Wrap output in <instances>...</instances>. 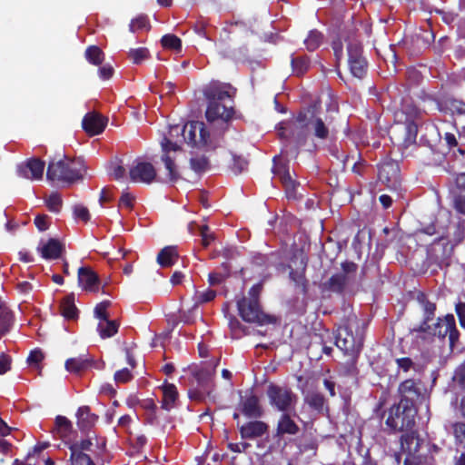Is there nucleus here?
Returning <instances> with one entry per match:
<instances>
[{
  "label": "nucleus",
  "mask_w": 465,
  "mask_h": 465,
  "mask_svg": "<svg viewBox=\"0 0 465 465\" xmlns=\"http://www.w3.org/2000/svg\"><path fill=\"white\" fill-rule=\"evenodd\" d=\"M227 129H222L217 124H205L203 122H190L182 129L174 126L170 131V136L173 137L182 132L185 143L192 148L203 151H211L222 145L223 134Z\"/></svg>",
  "instance_id": "obj_1"
},
{
  "label": "nucleus",
  "mask_w": 465,
  "mask_h": 465,
  "mask_svg": "<svg viewBox=\"0 0 465 465\" xmlns=\"http://www.w3.org/2000/svg\"><path fill=\"white\" fill-rule=\"evenodd\" d=\"M318 107L319 104L314 103L302 108L297 113V122L306 125V129H308L317 140L326 141L333 137L339 132V109L338 107H334L332 110L328 111V114L322 118L317 114Z\"/></svg>",
  "instance_id": "obj_2"
},
{
  "label": "nucleus",
  "mask_w": 465,
  "mask_h": 465,
  "mask_svg": "<svg viewBox=\"0 0 465 465\" xmlns=\"http://www.w3.org/2000/svg\"><path fill=\"white\" fill-rule=\"evenodd\" d=\"M357 322L356 318L350 319L348 323L340 326L335 335V345L351 358L347 361L348 372L354 373L357 371L356 362L363 347V335L353 333L352 327Z\"/></svg>",
  "instance_id": "obj_3"
},
{
  "label": "nucleus",
  "mask_w": 465,
  "mask_h": 465,
  "mask_svg": "<svg viewBox=\"0 0 465 465\" xmlns=\"http://www.w3.org/2000/svg\"><path fill=\"white\" fill-rule=\"evenodd\" d=\"M416 414V406L395 403L388 410L385 425L391 433H414L412 429L415 426Z\"/></svg>",
  "instance_id": "obj_4"
},
{
  "label": "nucleus",
  "mask_w": 465,
  "mask_h": 465,
  "mask_svg": "<svg viewBox=\"0 0 465 465\" xmlns=\"http://www.w3.org/2000/svg\"><path fill=\"white\" fill-rule=\"evenodd\" d=\"M84 164L80 160L71 159L65 155L50 161L47 178L52 181L74 182L83 175Z\"/></svg>",
  "instance_id": "obj_5"
},
{
  "label": "nucleus",
  "mask_w": 465,
  "mask_h": 465,
  "mask_svg": "<svg viewBox=\"0 0 465 465\" xmlns=\"http://www.w3.org/2000/svg\"><path fill=\"white\" fill-rule=\"evenodd\" d=\"M262 284L253 285L247 295L237 303L239 314L248 323L262 325V305H261Z\"/></svg>",
  "instance_id": "obj_6"
},
{
  "label": "nucleus",
  "mask_w": 465,
  "mask_h": 465,
  "mask_svg": "<svg viewBox=\"0 0 465 465\" xmlns=\"http://www.w3.org/2000/svg\"><path fill=\"white\" fill-rule=\"evenodd\" d=\"M162 146V162L165 169V181L168 183H175L181 177L179 162L183 154V151L177 143L172 142L170 139L164 138L161 143Z\"/></svg>",
  "instance_id": "obj_7"
},
{
  "label": "nucleus",
  "mask_w": 465,
  "mask_h": 465,
  "mask_svg": "<svg viewBox=\"0 0 465 465\" xmlns=\"http://www.w3.org/2000/svg\"><path fill=\"white\" fill-rule=\"evenodd\" d=\"M266 393L271 405L282 412L292 409L297 400L296 395L290 388L274 383H270Z\"/></svg>",
  "instance_id": "obj_8"
},
{
  "label": "nucleus",
  "mask_w": 465,
  "mask_h": 465,
  "mask_svg": "<svg viewBox=\"0 0 465 465\" xmlns=\"http://www.w3.org/2000/svg\"><path fill=\"white\" fill-rule=\"evenodd\" d=\"M348 64L351 74L358 78L362 79L368 70V62L362 55V45L355 39L350 40L347 45Z\"/></svg>",
  "instance_id": "obj_9"
},
{
  "label": "nucleus",
  "mask_w": 465,
  "mask_h": 465,
  "mask_svg": "<svg viewBox=\"0 0 465 465\" xmlns=\"http://www.w3.org/2000/svg\"><path fill=\"white\" fill-rule=\"evenodd\" d=\"M431 335L440 339H445L448 336L450 347L454 348L460 338L454 315L449 313L443 318L439 317L431 328Z\"/></svg>",
  "instance_id": "obj_10"
},
{
  "label": "nucleus",
  "mask_w": 465,
  "mask_h": 465,
  "mask_svg": "<svg viewBox=\"0 0 465 465\" xmlns=\"http://www.w3.org/2000/svg\"><path fill=\"white\" fill-rule=\"evenodd\" d=\"M233 107L227 103L209 102L205 116L207 122L217 124L222 129H228L229 121L233 115Z\"/></svg>",
  "instance_id": "obj_11"
},
{
  "label": "nucleus",
  "mask_w": 465,
  "mask_h": 465,
  "mask_svg": "<svg viewBox=\"0 0 465 465\" xmlns=\"http://www.w3.org/2000/svg\"><path fill=\"white\" fill-rule=\"evenodd\" d=\"M442 237L436 240L427 251V262L430 266L435 265L440 269L448 267L450 263L452 246L449 242H442Z\"/></svg>",
  "instance_id": "obj_12"
},
{
  "label": "nucleus",
  "mask_w": 465,
  "mask_h": 465,
  "mask_svg": "<svg viewBox=\"0 0 465 465\" xmlns=\"http://www.w3.org/2000/svg\"><path fill=\"white\" fill-rule=\"evenodd\" d=\"M277 130L281 138L292 140L298 145H302L306 142V125L301 124L297 122V114L294 119L279 123Z\"/></svg>",
  "instance_id": "obj_13"
},
{
  "label": "nucleus",
  "mask_w": 465,
  "mask_h": 465,
  "mask_svg": "<svg viewBox=\"0 0 465 465\" xmlns=\"http://www.w3.org/2000/svg\"><path fill=\"white\" fill-rule=\"evenodd\" d=\"M422 440L416 433L402 434L401 444L402 450L407 453L404 465H424L423 457L419 454Z\"/></svg>",
  "instance_id": "obj_14"
},
{
  "label": "nucleus",
  "mask_w": 465,
  "mask_h": 465,
  "mask_svg": "<svg viewBox=\"0 0 465 465\" xmlns=\"http://www.w3.org/2000/svg\"><path fill=\"white\" fill-rule=\"evenodd\" d=\"M398 391L401 395L399 402L416 406L418 401L424 399V388L420 381L407 379L400 383Z\"/></svg>",
  "instance_id": "obj_15"
},
{
  "label": "nucleus",
  "mask_w": 465,
  "mask_h": 465,
  "mask_svg": "<svg viewBox=\"0 0 465 465\" xmlns=\"http://www.w3.org/2000/svg\"><path fill=\"white\" fill-rule=\"evenodd\" d=\"M129 179L133 183H152L156 179V170L151 163L136 159L130 166Z\"/></svg>",
  "instance_id": "obj_16"
},
{
  "label": "nucleus",
  "mask_w": 465,
  "mask_h": 465,
  "mask_svg": "<svg viewBox=\"0 0 465 465\" xmlns=\"http://www.w3.org/2000/svg\"><path fill=\"white\" fill-rule=\"evenodd\" d=\"M272 172L274 174L279 175L285 189V194L288 199H298L297 183L292 179L288 171V166L282 162L279 156L273 157Z\"/></svg>",
  "instance_id": "obj_17"
},
{
  "label": "nucleus",
  "mask_w": 465,
  "mask_h": 465,
  "mask_svg": "<svg viewBox=\"0 0 465 465\" xmlns=\"http://www.w3.org/2000/svg\"><path fill=\"white\" fill-rule=\"evenodd\" d=\"M236 90L230 84L213 83L203 90V94L209 102L227 103L232 104Z\"/></svg>",
  "instance_id": "obj_18"
},
{
  "label": "nucleus",
  "mask_w": 465,
  "mask_h": 465,
  "mask_svg": "<svg viewBox=\"0 0 465 465\" xmlns=\"http://www.w3.org/2000/svg\"><path fill=\"white\" fill-rule=\"evenodd\" d=\"M400 172L398 162L385 160L379 165V180L388 187H396L400 183Z\"/></svg>",
  "instance_id": "obj_19"
},
{
  "label": "nucleus",
  "mask_w": 465,
  "mask_h": 465,
  "mask_svg": "<svg viewBox=\"0 0 465 465\" xmlns=\"http://www.w3.org/2000/svg\"><path fill=\"white\" fill-rule=\"evenodd\" d=\"M45 162L33 158L18 166L20 176L30 180H40L43 177Z\"/></svg>",
  "instance_id": "obj_20"
},
{
  "label": "nucleus",
  "mask_w": 465,
  "mask_h": 465,
  "mask_svg": "<svg viewBox=\"0 0 465 465\" xmlns=\"http://www.w3.org/2000/svg\"><path fill=\"white\" fill-rule=\"evenodd\" d=\"M440 112L452 116H465V101L454 97H448L438 102Z\"/></svg>",
  "instance_id": "obj_21"
},
{
  "label": "nucleus",
  "mask_w": 465,
  "mask_h": 465,
  "mask_svg": "<svg viewBox=\"0 0 465 465\" xmlns=\"http://www.w3.org/2000/svg\"><path fill=\"white\" fill-rule=\"evenodd\" d=\"M402 133V137L397 138V144L403 148L416 143L418 134V124L413 120H407L403 125L398 127Z\"/></svg>",
  "instance_id": "obj_22"
},
{
  "label": "nucleus",
  "mask_w": 465,
  "mask_h": 465,
  "mask_svg": "<svg viewBox=\"0 0 465 465\" xmlns=\"http://www.w3.org/2000/svg\"><path fill=\"white\" fill-rule=\"evenodd\" d=\"M107 124V119L96 113H89L83 119V127L91 135L101 134Z\"/></svg>",
  "instance_id": "obj_23"
},
{
  "label": "nucleus",
  "mask_w": 465,
  "mask_h": 465,
  "mask_svg": "<svg viewBox=\"0 0 465 465\" xmlns=\"http://www.w3.org/2000/svg\"><path fill=\"white\" fill-rule=\"evenodd\" d=\"M79 286L91 292H95L99 289V279L97 274L90 268L81 267L78 270Z\"/></svg>",
  "instance_id": "obj_24"
},
{
  "label": "nucleus",
  "mask_w": 465,
  "mask_h": 465,
  "mask_svg": "<svg viewBox=\"0 0 465 465\" xmlns=\"http://www.w3.org/2000/svg\"><path fill=\"white\" fill-rule=\"evenodd\" d=\"M349 283V276L345 273H335L322 283V290L336 293H342Z\"/></svg>",
  "instance_id": "obj_25"
},
{
  "label": "nucleus",
  "mask_w": 465,
  "mask_h": 465,
  "mask_svg": "<svg viewBox=\"0 0 465 465\" xmlns=\"http://www.w3.org/2000/svg\"><path fill=\"white\" fill-rule=\"evenodd\" d=\"M312 62L307 54H292L291 66L294 76L302 77L310 70Z\"/></svg>",
  "instance_id": "obj_26"
},
{
  "label": "nucleus",
  "mask_w": 465,
  "mask_h": 465,
  "mask_svg": "<svg viewBox=\"0 0 465 465\" xmlns=\"http://www.w3.org/2000/svg\"><path fill=\"white\" fill-rule=\"evenodd\" d=\"M302 267L300 270H294L291 268L289 272V278L294 283L295 287L301 291L302 294L308 292V280L305 275L307 263L302 261Z\"/></svg>",
  "instance_id": "obj_27"
},
{
  "label": "nucleus",
  "mask_w": 465,
  "mask_h": 465,
  "mask_svg": "<svg viewBox=\"0 0 465 465\" xmlns=\"http://www.w3.org/2000/svg\"><path fill=\"white\" fill-rule=\"evenodd\" d=\"M38 251L45 259H56L61 254L62 245L58 241L50 239L46 242H42L38 246Z\"/></svg>",
  "instance_id": "obj_28"
},
{
  "label": "nucleus",
  "mask_w": 465,
  "mask_h": 465,
  "mask_svg": "<svg viewBox=\"0 0 465 465\" xmlns=\"http://www.w3.org/2000/svg\"><path fill=\"white\" fill-rule=\"evenodd\" d=\"M299 426L295 423V421L288 415L287 413H283L277 424V435L282 436L284 434L294 435L299 431Z\"/></svg>",
  "instance_id": "obj_29"
},
{
  "label": "nucleus",
  "mask_w": 465,
  "mask_h": 465,
  "mask_svg": "<svg viewBox=\"0 0 465 465\" xmlns=\"http://www.w3.org/2000/svg\"><path fill=\"white\" fill-rule=\"evenodd\" d=\"M242 411L248 417H254L259 414V399L246 392L242 399Z\"/></svg>",
  "instance_id": "obj_30"
},
{
  "label": "nucleus",
  "mask_w": 465,
  "mask_h": 465,
  "mask_svg": "<svg viewBox=\"0 0 465 465\" xmlns=\"http://www.w3.org/2000/svg\"><path fill=\"white\" fill-rule=\"evenodd\" d=\"M163 400L162 408L170 411L174 407L175 401L178 398V391L176 387L171 383H165L162 387Z\"/></svg>",
  "instance_id": "obj_31"
},
{
  "label": "nucleus",
  "mask_w": 465,
  "mask_h": 465,
  "mask_svg": "<svg viewBox=\"0 0 465 465\" xmlns=\"http://www.w3.org/2000/svg\"><path fill=\"white\" fill-rule=\"evenodd\" d=\"M178 259V253L173 246H167L161 250L157 256V262L162 267L173 265Z\"/></svg>",
  "instance_id": "obj_32"
},
{
  "label": "nucleus",
  "mask_w": 465,
  "mask_h": 465,
  "mask_svg": "<svg viewBox=\"0 0 465 465\" xmlns=\"http://www.w3.org/2000/svg\"><path fill=\"white\" fill-rule=\"evenodd\" d=\"M97 420V416L90 412V408L83 406L77 411V423L82 430H87Z\"/></svg>",
  "instance_id": "obj_33"
},
{
  "label": "nucleus",
  "mask_w": 465,
  "mask_h": 465,
  "mask_svg": "<svg viewBox=\"0 0 465 465\" xmlns=\"http://www.w3.org/2000/svg\"><path fill=\"white\" fill-rule=\"evenodd\" d=\"M97 331L103 339L110 338L114 336L118 331V324L115 321L109 319H103L99 321Z\"/></svg>",
  "instance_id": "obj_34"
},
{
  "label": "nucleus",
  "mask_w": 465,
  "mask_h": 465,
  "mask_svg": "<svg viewBox=\"0 0 465 465\" xmlns=\"http://www.w3.org/2000/svg\"><path fill=\"white\" fill-rule=\"evenodd\" d=\"M304 401L309 405L311 409L318 412H322L323 411L324 405L326 403L324 396L317 391L309 392L305 396Z\"/></svg>",
  "instance_id": "obj_35"
},
{
  "label": "nucleus",
  "mask_w": 465,
  "mask_h": 465,
  "mask_svg": "<svg viewBox=\"0 0 465 465\" xmlns=\"http://www.w3.org/2000/svg\"><path fill=\"white\" fill-rule=\"evenodd\" d=\"M417 301L422 306L424 318L427 321H432L435 316L436 304L427 298V295L423 292H419L417 295Z\"/></svg>",
  "instance_id": "obj_36"
},
{
  "label": "nucleus",
  "mask_w": 465,
  "mask_h": 465,
  "mask_svg": "<svg viewBox=\"0 0 465 465\" xmlns=\"http://www.w3.org/2000/svg\"><path fill=\"white\" fill-rule=\"evenodd\" d=\"M12 322L11 312L3 302H0V338L9 331Z\"/></svg>",
  "instance_id": "obj_37"
},
{
  "label": "nucleus",
  "mask_w": 465,
  "mask_h": 465,
  "mask_svg": "<svg viewBox=\"0 0 465 465\" xmlns=\"http://www.w3.org/2000/svg\"><path fill=\"white\" fill-rule=\"evenodd\" d=\"M451 432L457 447L465 449V422L455 421L451 423Z\"/></svg>",
  "instance_id": "obj_38"
},
{
  "label": "nucleus",
  "mask_w": 465,
  "mask_h": 465,
  "mask_svg": "<svg viewBox=\"0 0 465 465\" xmlns=\"http://www.w3.org/2000/svg\"><path fill=\"white\" fill-rule=\"evenodd\" d=\"M322 42L323 35L320 31L314 29L309 32L308 36L304 40V45L309 52H313L320 47Z\"/></svg>",
  "instance_id": "obj_39"
},
{
  "label": "nucleus",
  "mask_w": 465,
  "mask_h": 465,
  "mask_svg": "<svg viewBox=\"0 0 465 465\" xmlns=\"http://www.w3.org/2000/svg\"><path fill=\"white\" fill-rule=\"evenodd\" d=\"M217 363L218 361H215L213 364L206 365L195 373V377L199 383L203 385L207 384L212 380L214 375Z\"/></svg>",
  "instance_id": "obj_40"
},
{
  "label": "nucleus",
  "mask_w": 465,
  "mask_h": 465,
  "mask_svg": "<svg viewBox=\"0 0 465 465\" xmlns=\"http://www.w3.org/2000/svg\"><path fill=\"white\" fill-rule=\"evenodd\" d=\"M86 59L94 65H99L104 61L103 51L95 45L89 46L85 51Z\"/></svg>",
  "instance_id": "obj_41"
},
{
  "label": "nucleus",
  "mask_w": 465,
  "mask_h": 465,
  "mask_svg": "<svg viewBox=\"0 0 465 465\" xmlns=\"http://www.w3.org/2000/svg\"><path fill=\"white\" fill-rule=\"evenodd\" d=\"M71 451L72 465H94L91 458L78 450L76 447H71Z\"/></svg>",
  "instance_id": "obj_42"
},
{
  "label": "nucleus",
  "mask_w": 465,
  "mask_h": 465,
  "mask_svg": "<svg viewBox=\"0 0 465 465\" xmlns=\"http://www.w3.org/2000/svg\"><path fill=\"white\" fill-rule=\"evenodd\" d=\"M241 432L243 438H256L262 435V423L250 422L246 426H242Z\"/></svg>",
  "instance_id": "obj_43"
},
{
  "label": "nucleus",
  "mask_w": 465,
  "mask_h": 465,
  "mask_svg": "<svg viewBox=\"0 0 465 465\" xmlns=\"http://www.w3.org/2000/svg\"><path fill=\"white\" fill-rule=\"evenodd\" d=\"M463 134H459V138L456 137V135L453 133L446 132L443 135V140L445 141L447 146L450 150H452L453 148L457 147H462L463 143H460L462 139H465V128H463Z\"/></svg>",
  "instance_id": "obj_44"
},
{
  "label": "nucleus",
  "mask_w": 465,
  "mask_h": 465,
  "mask_svg": "<svg viewBox=\"0 0 465 465\" xmlns=\"http://www.w3.org/2000/svg\"><path fill=\"white\" fill-rule=\"evenodd\" d=\"M61 313L66 319H74L77 315V309L72 298H66L62 302Z\"/></svg>",
  "instance_id": "obj_45"
},
{
  "label": "nucleus",
  "mask_w": 465,
  "mask_h": 465,
  "mask_svg": "<svg viewBox=\"0 0 465 465\" xmlns=\"http://www.w3.org/2000/svg\"><path fill=\"white\" fill-rule=\"evenodd\" d=\"M87 361L82 358H72L66 361L65 368L68 371L78 373L87 367Z\"/></svg>",
  "instance_id": "obj_46"
},
{
  "label": "nucleus",
  "mask_w": 465,
  "mask_h": 465,
  "mask_svg": "<svg viewBox=\"0 0 465 465\" xmlns=\"http://www.w3.org/2000/svg\"><path fill=\"white\" fill-rule=\"evenodd\" d=\"M110 175L114 180H121L126 177V171L122 161H115L111 163Z\"/></svg>",
  "instance_id": "obj_47"
},
{
  "label": "nucleus",
  "mask_w": 465,
  "mask_h": 465,
  "mask_svg": "<svg viewBox=\"0 0 465 465\" xmlns=\"http://www.w3.org/2000/svg\"><path fill=\"white\" fill-rule=\"evenodd\" d=\"M162 45L163 47L172 50H180L182 46L181 40L174 35H165L162 37Z\"/></svg>",
  "instance_id": "obj_48"
},
{
  "label": "nucleus",
  "mask_w": 465,
  "mask_h": 465,
  "mask_svg": "<svg viewBox=\"0 0 465 465\" xmlns=\"http://www.w3.org/2000/svg\"><path fill=\"white\" fill-rule=\"evenodd\" d=\"M55 424L60 436L63 438L67 437L72 428L70 420L65 417L58 416L55 420Z\"/></svg>",
  "instance_id": "obj_49"
},
{
  "label": "nucleus",
  "mask_w": 465,
  "mask_h": 465,
  "mask_svg": "<svg viewBox=\"0 0 465 465\" xmlns=\"http://www.w3.org/2000/svg\"><path fill=\"white\" fill-rule=\"evenodd\" d=\"M263 265L266 268L273 266L278 268L282 265V255L279 252H271L270 254L263 255Z\"/></svg>",
  "instance_id": "obj_50"
},
{
  "label": "nucleus",
  "mask_w": 465,
  "mask_h": 465,
  "mask_svg": "<svg viewBox=\"0 0 465 465\" xmlns=\"http://www.w3.org/2000/svg\"><path fill=\"white\" fill-rule=\"evenodd\" d=\"M45 203L51 212L58 213L62 206V199L58 193H52L46 198Z\"/></svg>",
  "instance_id": "obj_51"
},
{
  "label": "nucleus",
  "mask_w": 465,
  "mask_h": 465,
  "mask_svg": "<svg viewBox=\"0 0 465 465\" xmlns=\"http://www.w3.org/2000/svg\"><path fill=\"white\" fill-rule=\"evenodd\" d=\"M149 55V52L144 47H140L136 49H131L129 52V57L134 64H139L142 61L145 60Z\"/></svg>",
  "instance_id": "obj_52"
},
{
  "label": "nucleus",
  "mask_w": 465,
  "mask_h": 465,
  "mask_svg": "<svg viewBox=\"0 0 465 465\" xmlns=\"http://www.w3.org/2000/svg\"><path fill=\"white\" fill-rule=\"evenodd\" d=\"M149 29V23L147 17L144 15H139L133 19L130 24V30L135 32L137 30Z\"/></svg>",
  "instance_id": "obj_53"
},
{
  "label": "nucleus",
  "mask_w": 465,
  "mask_h": 465,
  "mask_svg": "<svg viewBox=\"0 0 465 465\" xmlns=\"http://www.w3.org/2000/svg\"><path fill=\"white\" fill-rule=\"evenodd\" d=\"M190 163L192 169L196 173L204 172L208 166V161L204 156L192 158Z\"/></svg>",
  "instance_id": "obj_54"
},
{
  "label": "nucleus",
  "mask_w": 465,
  "mask_h": 465,
  "mask_svg": "<svg viewBox=\"0 0 465 465\" xmlns=\"http://www.w3.org/2000/svg\"><path fill=\"white\" fill-rule=\"evenodd\" d=\"M465 238V222H459L455 226L452 242L454 245L460 243Z\"/></svg>",
  "instance_id": "obj_55"
},
{
  "label": "nucleus",
  "mask_w": 465,
  "mask_h": 465,
  "mask_svg": "<svg viewBox=\"0 0 465 465\" xmlns=\"http://www.w3.org/2000/svg\"><path fill=\"white\" fill-rule=\"evenodd\" d=\"M453 208L461 216H465V195L458 194L453 198Z\"/></svg>",
  "instance_id": "obj_56"
},
{
  "label": "nucleus",
  "mask_w": 465,
  "mask_h": 465,
  "mask_svg": "<svg viewBox=\"0 0 465 465\" xmlns=\"http://www.w3.org/2000/svg\"><path fill=\"white\" fill-rule=\"evenodd\" d=\"M109 306V301L102 302L96 305V307L94 308V314L99 319V321H102L103 319H108L107 308Z\"/></svg>",
  "instance_id": "obj_57"
},
{
  "label": "nucleus",
  "mask_w": 465,
  "mask_h": 465,
  "mask_svg": "<svg viewBox=\"0 0 465 465\" xmlns=\"http://www.w3.org/2000/svg\"><path fill=\"white\" fill-rule=\"evenodd\" d=\"M134 195H132L128 192H124L119 201V207L131 210L134 204Z\"/></svg>",
  "instance_id": "obj_58"
},
{
  "label": "nucleus",
  "mask_w": 465,
  "mask_h": 465,
  "mask_svg": "<svg viewBox=\"0 0 465 465\" xmlns=\"http://www.w3.org/2000/svg\"><path fill=\"white\" fill-rule=\"evenodd\" d=\"M331 48L336 58V62L339 64L343 55V45L341 40L340 38L333 40L331 43Z\"/></svg>",
  "instance_id": "obj_59"
},
{
  "label": "nucleus",
  "mask_w": 465,
  "mask_h": 465,
  "mask_svg": "<svg viewBox=\"0 0 465 465\" xmlns=\"http://www.w3.org/2000/svg\"><path fill=\"white\" fill-rule=\"evenodd\" d=\"M436 13L441 16L442 22L448 25H452L458 18V15L453 12L437 10Z\"/></svg>",
  "instance_id": "obj_60"
},
{
  "label": "nucleus",
  "mask_w": 465,
  "mask_h": 465,
  "mask_svg": "<svg viewBox=\"0 0 465 465\" xmlns=\"http://www.w3.org/2000/svg\"><path fill=\"white\" fill-rule=\"evenodd\" d=\"M132 379V374L128 369L117 371L114 373V381L118 383H125Z\"/></svg>",
  "instance_id": "obj_61"
},
{
  "label": "nucleus",
  "mask_w": 465,
  "mask_h": 465,
  "mask_svg": "<svg viewBox=\"0 0 465 465\" xmlns=\"http://www.w3.org/2000/svg\"><path fill=\"white\" fill-rule=\"evenodd\" d=\"M396 363L398 368L405 372L409 371L414 366V362L410 357L398 358L396 359Z\"/></svg>",
  "instance_id": "obj_62"
},
{
  "label": "nucleus",
  "mask_w": 465,
  "mask_h": 465,
  "mask_svg": "<svg viewBox=\"0 0 465 465\" xmlns=\"http://www.w3.org/2000/svg\"><path fill=\"white\" fill-rule=\"evenodd\" d=\"M44 359V354L40 350L32 351L27 358V361L31 366L37 367L38 363Z\"/></svg>",
  "instance_id": "obj_63"
},
{
  "label": "nucleus",
  "mask_w": 465,
  "mask_h": 465,
  "mask_svg": "<svg viewBox=\"0 0 465 465\" xmlns=\"http://www.w3.org/2000/svg\"><path fill=\"white\" fill-rule=\"evenodd\" d=\"M455 312L458 316L460 325L465 329V302H457L455 304Z\"/></svg>",
  "instance_id": "obj_64"
}]
</instances>
